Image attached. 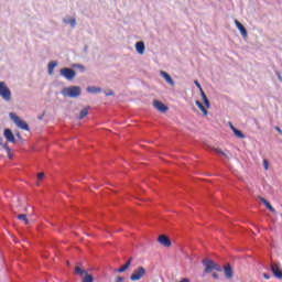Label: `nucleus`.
I'll return each mask as SVG.
<instances>
[{"label": "nucleus", "instance_id": "28", "mask_svg": "<svg viewBox=\"0 0 282 282\" xmlns=\"http://www.w3.org/2000/svg\"><path fill=\"white\" fill-rule=\"evenodd\" d=\"M264 206L268 210H270V213H276V209L272 207V204H270V202H267Z\"/></svg>", "mask_w": 282, "mask_h": 282}, {"label": "nucleus", "instance_id": "39", "mask_svg": "<svg viewBox=\"0 0 282 282\" xmlns=\"http://www.w3.org/2000/svg\"><path fill=\"white\" fill-rule=\"evenodd\" d=\"M212 276H213V279L219 280V274H217V273H213Z\"/></svg>", "mask_w": 282, "mask_h": 282}, {"label": "nucleus", "instance_id": "6", "mask_svg": "<svg viewBox=\"0 0 282 282\" xmlns=\"http://www.w3.org/2000/svg\"><path fill=\"white\" fill-rule=\"evenodd\" d=\"M270 270H271L273 276H275V279H282L281 264H279L278 262L272 261L271 264H270Z\"/></svg>", "mask_w": 282, "mask_h": 282}, {"label": "nucleus", "instance_id": "42", "mask_svg": "<svg viewBox=\"0 0 282 282\" xmlns=\"http://www.w3.org/2000/svg\"><path fill=\"white\" fill-rule=\"evenodd\" d=\"M275 130L278 131V133H279L280 135H282V130H281V128L275 127Z\"/></svg>", "mask_w": 282, "mask_h": 282}, {"label": "nucleus", "instance_id": "5", "mask_svg": "<svg viewBox=\"0 0 282 282\" xmlns=\"http://www.w3.org/2000/svg\"><path fill=\"white\" fill-rule=\"evenodd\" d=\"M145 275H147V269H144V267H139L130 275V281H140V279H142Z\"/></svg>", "mask_w": 282, "mask_h": 282}, {"label": "nucleus", "instance_id": "34", "mask_svg": "<svg viewBox=\"0 0 282 282\" xmlns=\"http://www.w3.org/2000/svg\"><path fill=\"white\" fill-rule=\"evenodd\" d=\"M105 96H115L113 90L105 91Z\"/></svg>", "mask_w": 282, "mask_h": 282}, {"label": "nucleus", "instance_id": "17", "mask_svg": "<svg viewBox=\"0 0 282 282\" xmlns=\"http://www.w3.org/2000/svg\"><path fill=\"white\" fill-rule=\"evenodd\" d=\"M58 66V62L52 61L48 63V74L52 76L54 74V68Z\"/></svg>", "mask_w": 282, "mask_h": 282}, {"label": "nucleus", "instance_id": "40", "mask_svg": "<svg viewBox=\"0 0 282 282\" xmlns=\"http://www.w3.org/2000/svg\"><path fill=\"white\" fill-rule=\"evenodd\" d=\"M276 76H278V78H279V82L282 83L281 73L276 72Z\"/></svg>", "mask_w": 282, "mask_h": 282}, {"label": "nucleus", "instance_id": "32", "mask_svg": "<svg viewBox=\"0 0 282 282\" xmlns=\"http://www.w3.org/2000/svg\"><path fill=\"white\" fill-rule=\"evenodd\" d=\"M194 84L196 85V87L199 89V91H202L204 88H202V84H199L198 80H194Z\"/></svg>", "mask_w": 282, "mask_h": 282}, {"label": "nucleus", "instance_id": "12", "mask_svg": "<svg viewBox=\"0 0 282 282\" xmlns=\"http://www.w3.org/2000/svg\"><path fill=\"white\" fill-rule=\"evenodd\" d=\"M223 270L225 272L226 279H232V276H235V273L232 271V265H230V263L225 264L223 267Z\"/></svg>", "mask_w": 282, "mask_h": 282}, {"label": "nucleus", "instance_id": "2", "mask_svg": "<svg viewBox=\"0 0 282 282\" xmlns=\"http://www.w3.org/2000/svg\"><path fill=\"white\" fill-rule=\"evenodd\" d=\"M9 118H11V120L14 122V124H17V127H19V129H23V131H30V126L28 122L21 120V118H19V116H17L14 112H10Z\"/></svg>", "mask_w": 282, "mask_h": 282}, {"label": "nucleus", "instance_id": "41", "mask_svg": "<svg viewBox=\"0 0 282 282\" xmlns=\"http://www.w3.org/2000/svg\"><path fill=\"white\" fill-rule=\"evenodd\" d=\"M88 50H89V46H88V45H85V46H84V52H85V54L88 53Z\"/></svg>", "mask_w": 282, "mask_h": 282}, {"label": "nucleus", "instance_id": "20", "mask_svg": "<svg viewBox=\"0 0 282 282\" xmlns=\"http://www.w3.org/2000/svg\"><path fill=\"white\" fill-rule=\"evenodd\" d=\"M196 106L198 109H200V111H203L204 116H208V110L206 107H204V104H202L199 100H196Z\"/></svg>", "mask_w": 282, "mask_h": 282}, {"label": "nucleus", "instance_id": "25", "mask_svg": "<svg viewBox=\"0 0 282 282\" xmlns=\"http://www.w3.org/2000/svg\"><path fill=\"white\" fill-rule=\"evenodd\" d=\"M64 23L70 25V28H76V19H64Z\"/></svg>", "mask_w": 282, "mask_h": 282}, {"label": "nucleus", "instance_id": "27", "mask_svg": "<svg viewBox=\"0 0 282 282\" xmlns=\"http://www.w3.org/2000/svg\"><path fill=\"white\" fill-rule=\"evenodd\" d=\"M75 274H79V276H85V274H87V271L80 269V267H76Z\"/></svg>", "mask_w": 282, "mask_h": 282}, {"label": "nucleus", "instance_id": "21", "mask_svg": "<svg viewBox=\"0 0 282 282\" xmlns=\"http://www.w3.org/2000/svg\"><path fill=\"white\" fill-rule=\"evenodd\" d=\"M72 67H73V69H78V70L82 72V74H85V70H86L85 65H83V64H72Z\"/></svg>", "mask_w": 282, "mask_h": 282}, {"label": "nucleus", "instance_id": "15", "mask_svg": "<svg viewBox=\"0 0 282 282\" xmlns=\"http://www.w3.org/2000/svg\"><path fill=\"white\" fill-rule=\"evenodd\" d=\"M132 261H133V258H130L129 260H127V262L121 268L117 269V272L119 273L127 272V270L131 268Z\"/></svg>", "mask_w": 282, "mask_h": 282}, {"label": "nucleus", "instance_id": "37", "mask_svg": "<svg viewBox=\"0 0 282 282\" xmlns=\"http://www.w3.org/2000/svg\"><path fill=\"white\" fill-rule=\"evenodd\" d=\"M259 199H260V202L262 203V204H267V202H268V199H265V198H263V197H261V196H259Z\"/></svg>", "mask_w": 282, "mask_h": 282}, {"label": "nucleus", "instance_id": "23", "mask_svg": "<svg viewBox=\"0 0 282 282\" xmlns=\"http://www.w3.org/2000/svg\"><path fill=\"white\" fill-rule=\"evenodd\" d=\"M234 135H236V138H240L241 140H243V138H246V134H243V132H241V130H239V129H235L234 130Z\"/></svg>", "mask_w": 282, "mask_h": 282}, {"label": "nucleus", "instance_id": "30", "mask_svg": "<svg viewBox=\"0 0 282 282\" xmlns=\"http://www.w3.org/2000/svg\"><path fill=\"white\" fill-rule=\"evenodd\" d=\"M214 270H216V272H223L224 268H221V265L214 262Z\"/></svg>", "mask_w": 282, "mask_h": 282}, {"label": "nucleus", "instance_id": "22", "mask_svg": "<svg viewBox=\"0 0 282 282\" xmlns=\"http://www.w3.org/2000/svg\"><path fill=\"white\" fill-rule=\"evenodd\" d=\"M3 149H6L7 153H8V158L9 160H12V158H14V155L12 154V149H10V147L8 145V143L3 144Z\"/></svg>", "mask_w": 282, "mask_h": 282}, {"label": "nucleus", "instance_id": "7", "mask_svg": "<svg viewBox=\"0 0 282 282\" xmlns=\"http://www.w3.org/2000/svg\"><path fill=\"white\" fill-rule=\"evenodd\" d=\"M203 265L205 268L204 272L205 274H210V272L214 270L215 268V261L208 259V258H205L203 260Z\"/></svg>", "mask_w": 282, "mask_h": 282}, {"label": "nucleus", "instance_id": "43", "mask_svg": "<svg viewBox=\"0 0 282 282\" xmlns=\"http://www.w3.org/2000/svg\"><path fill=\"white\" fill-rule=\"evenodd\" d=\"M264 279L269 280L270 279V273H263Z\"/></svg>", "mask_w": 282, "mask_h": 282}, {"label": "nucleus", "instance_id": "10", "mask_svg": "<svg viewBox=\"0 0 282 282\" xmlns=\"http://www.w3.org/2000/svg\"><path fill=\"white\" fill-rule=\"evenodd\" d=\"M158 241L161 246H164V248H171L172 246L171 238L166 235H160Z\"/></svg>", "mask_w": 282, "mask_h": 282}, {"label": "nucleus", "instance_id": "24", "mask_svg": "<svg viewBox=\"0 0 282 282\" xmlns=\"http://www.w3.org/2000/svg\"><path fill=\"white\" fill-rule=\"evenodd\" d=\"M84 275L85 276L83 278L82 282H94V275L93 274H89V273L86 272Z\"/></svg>", "mask_w": 282, "mask_h": 282}, {"label": "nucleus", "instance_id": "38", "mask_svg": "<svg viewBox=\"0 0 282 282\" xmlns=\"http://www.w3.org/2000/svg\"><path fill=\"white\" fill-rule=\"evenodd\" d=\"M228 124H229V127H230V129H231L232 132L237 129V128L232 124V122H229Z\"/></svg>", "mask_w": 282, "mask_h": 282}, {"label": "nucleus", "instance_id": "8", "mask_svg": "<svg viewBox=\"0 0 282 282\" xmlns=\"http://www.w3.org/2000/svg\"><path fill=\"white\" fill-rule=\"evenodd\" d=\"M3 137L6 138L7 142L15 143L17 138L14 137V132L10 128H6L3 130Z\"/></svg>", "mask_w": 282, "mask_h": 282}, {"label": "nucleus", "instance_id": "19", "mask_svg": "<svg viewBox=\"0 0 282 282\" xmlns=\"http://www.w3.org/2000/svg\"><path fill=\"white\" fill-rule=\"evenodd\" d=\"M212 151L216 153V155H219V158H228V154H226L221 149L219 148H213Z\"/></svg>", "mask_w": 282, "mask_h": 282}, {"label": "nucleus", "instance_id": "9", "mask_svg": "<svg viewBox=\"0 0 282 282\" xmlns=\"http://www.w3.org/2000/svg\"><path fill=\"white\" fill-rule=\"evenodd\" d=\"M153 107L161 113H166V111H169V107L158 99L153 100Z\"/></svg>", "mask_w": 282, "mask_h": 282}, {"label": "nucleus", "instance_id": "31", "mask_svg": "<svg viewBox=\"0 0 282 282\" xmlns=\"http://www.w3.org/2000/svg\"><path fill=\"white\" fill-rule=\"evenodd\" d=\"M263 167L265 169V171H268V169H270V162H268V160H263Z\"/></svg>", "mask_w": 282, "mask_h": 282}, {"label": "nucleus", "instance_id": "1", "mask_svg": "<svg viewBox=\"0 0 282 282\" xmlns=\"http://www.w3.org/2000/svg\"><path fill=\"white\" fill-rule=\"evenodd\" d=\"M83 88L80 86H68L62 89V96L64 98H80Z\"/></svg>", "mask_w": 282, "mask_h": 282}, {"label": "nucleus", "instance_id": "18", "mask_svg": "<svg viewBox=\"0 0 282 282\" xmlns=\"http://www.w3.org/2000/svg\"><path fill=\"white\" fill-rule=\"evenodd\" d=\"M87 116H89V106L86 108H83L79 112V120H83L84 118H86Z\"/></svg>", "mask_w": 282, "mask_h": 282}, {"label": "nucleus", "instance_id": "4", "mask_svg": "<svg viewBox=\"0 0 282 282\" xmlns=\"http://www.w3.org/2000/svg\"><path fill=\"white\" fill-rule=\"evenodd\" d=\"M59 76H63L66 80H74V78H76V70H74V68L64 67L59 70Z\"/></svg>", "mask_w": 282, "mask_h": 282}, {"label": "nucleus", "instance_id": "45", "mask_svg": "<svg viewBox=\"0 0 282 282\" xmlns=\"http://www.w3.org/2000/svg\"><path fill=\"white\" fill-rule=\"evenodd\" d=\"M0 147L3 148V138H0Z\"/></svg>", "mask_w": 282, "mask_h": 282}, {"label": "nucleus", "instance_id": "14", "mask_svg": "<svg viewBox=\"0 0 282 282\" xmlns=\"http://www.w3.org/2000/svg\"><path fill=\"white\" fill-rule=\"evenodd\" d=\"M134 47H135L138 54H140V55L144 54V51L147 50V46L144 45L143 41L137 42Z\"/></svg>", "mask_w": 282, "mask_h": 282}, {"label": "nucleus", "instance_id": "35", "mask_svg": "<svg viewBox=\"0 0 282 282\" xmlns=\"http://www.w3.org/2000/svg\"><path fill=\"white\" fill-rule=\"evenodd\" d=\"M200 96H202V100H204V98H207L208 96H206V93L203 90H200Z\"/></svg>", "mask_w": 282, "mask_h": 282}, {"label": "nucleus", "instance_id": "29", "mask_svg": "<svg viewBox=\"0 0 282 282\" xmlns=\"http://www.w3.org/2000/svg\"><path fill=\"white\" fill-rule=\"evenodd\" d=\"M203 102H204L206 109H210V100L208 99V97H205L203 99Z\"/></svg>", "mask_w": 282, "mask_h": 282}, {"label": "nucleus", "instance_id": "16", "mask_svg": "<svg viewBox=\"0 0 282 282\" xmlns=\"http://www.w3.org/2000/svg\"><path fill=\"white\" fill-rule=\"evenodd\" d=\"M86 91H87L88 94H100V93L102 91V88L96 87V86H88V87L86 88Z\"/></svg>", "mask_w": 282, "mask_h": 282}, {"label": "nucleus", "instance_id": "46", "mask_svg": "<svg viewBox=\"0 0 282 282\" xmlns=\"http://www.w3.org/2000/svg\"><path fill=\"white\" fill-rule=\"evenodd\" d=\"M17 138L21 139V134H20V133H17Z\"/></svg>", "mask_w": 282, "mask_h": 282}, {"label": "nucleus", "instance_id": "33", "mask_svg": "<svg viewBox=\"0 0 282 282\" xmlns=\"http://www.w3.org/2000/svg\"><path fill=\"white\" fill-rule=\"evenodd\" d=\"M43 177H45V173H43V172H40L39 174H37V180H43Z\"/></svg>", "mask_w": 282, "mask_h": 282}, {"label": "nucleus", "instance_id": "26", "mask_svg": "<svg viewBox=\"0 0 282 282\" xmlns=\"http://www.w3.org/2000/svg\"><path fill=\"white\" fill-rule=\"evenodd\" d=\"M18 219H20L21 221H24L28 226V224H30V220L28 219V215L25 214H20L18 215Z\"/></svg>", "mask_w": 282, "mask_h": 282}, {"label": "nucleus", "instance_id": "3", "mask_svg": "<svg viewBox=\"0 0 282 282\" xmlns=\"http://www.w3.org/2000/svg\"><path fill=\"white\" fill-rule=\"evenodd\" d=\"M0 96L7 102L12 100V91L9 89L8 85H6V82H0Z\"/></svg>", "mask_w": 282, "mask_h": 282}, {"label": "nucleus", "instance_id": "11", "mask_svg": "<svg viewBox=\"0 0 282 282\" xmlns=\"http://www.w3.org/2000/svg\"><path fill=\"white\" fill-rule=\"evenodd\" d=\"M235 25L239 30L242 39H248V30L242 23L239 22V20H235Z\"/></svg>", "mask_w": 282, "mask_h": 282}, {"label": "nucleus", "instance_id": "13", "mask_svg": "<svg viewBox=\"0 0 282 282\" xmlns=\"http://www.w3.org/2000/svg\"><path fill=\"white\" fill-rule=\"evenodd\" d=\"M161 76L162 78H164L167 85H171V87H175V80H173V77H171L169 73L161 70Z\"/></svg>", "mask_w": 282, "mask_h": 282}, {"label": "nucleus", "instance_id": "36", "mask_svg": "<svg viewBox=\"0 0 282 282\" xmlns=\"http://www.w3.org/2000/svg\"><path fill=\"white\" fill-rule=\"evenodd\" d=\"M115 282H124V278L119 275V276H117Z\"/></svg>", "mask_w": 282, "mask_h": 282}, {"label": "nucleus", "instance_id": "44", "mask_svg": "<svg viewBox=\"0 0 282 282\" xmlns=\"http://www.w3.org/2000/svg\"><path fill=\"white\" fill-rule=\"evenodd\" d=\"M43 116H45V112H43V115L37 117V120H43Z\"/></svg>", "mask_w": 282, "mask_h": 282}]
</instances>
